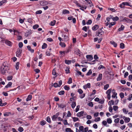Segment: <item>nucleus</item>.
<instances>
[{
	"mask_svg": "<svg viewBox=\"0 0 132 132\" xmlns=\"http://www.w3.org/2000/svg\"><path fill=\"white\" fill-rule=\"evenodd\" d=\"M4 63H3L1 68V73L3 74H4L5 73V71L8 69V66L6 65Z\"/></svg>",
	"mask_w": 132,
	"mask_h": 132,
	"instance_id": "obj_1",
	"label": "nucleus"
},
{
	"mask_svg": "<svg viewBox=\"0 0 132 132\" xmlns=\"http://www.w3.org/2000/svg\"><path fill=\"white\" fill-rule=\"evenodd\" d=\"M103 28H101L99 29L96 32L95 36H98L100 37L104 33V31H103L102 30V29H103Z\"/></svg>",
	"mask_w": 132,
	"mask_h": 132,
	"instance_id": "obj_2",
	"label": "nucleus"
},
{
	"mask_svg": "<svg viewBox=\"0 0 132 132\" xmlns=\"http://www.w3.org/2000/svg\"><path fill=\"white\" fill-rule=\"evenodd\" d=\"M122 19L120 21L121 22H126L127 23H130L131 22V20L128 19L126 17H122Z\"/></svg>",
	"mask_w": 132,
	"mask_h": 132,
	"instance_id": "obj_3",
	"label": "nucleus"
},
{
	"mask_svg": "<svg viewBox=\"0 0 132 132\" xmlns=\"http://www.w3.org/2000/svg\"><path fill=\"white\" fill-rule=\"evenodd\" d=\"M22 51V50H21L20 49H18L17 51L16 52V56L20 57L21 56Z\"/></svg>",
	"mask_w": 132,
	"mask_h": 132,
	"instance_id": "obj_4",
	"label": "nucleus"
},
{
	"mask_svg": "<svg viewBox=\"0 0 132 132\" xmlns=\"http://www.w3.org/2000/svg\"><path fill=\"white\" fill-rule=\"evenodd\" d=\"M5 43L6 44L9 46H12V43L9 40H5Z\"/></svg>",
	"mask_w": 132,
	"mask_h": 132,
	"instance_id": "obj_5",
	"label": "nucleus"
},
{
	"mask_svg": "<svg viewBox=\"0 0 132 132\" xmlns=\"http://www.w3.org/2000/svg\"><path fill=\"white\" fill-rule=\"evenodd\" d=\"M125 28V27L122 24H121L120 27L118 30V31L120 32L123 31Z\"/></svg>",
	"mask_w": 132,
	"mask_h": 132,
	"instance_id": "obj_6",
	"label": "nucleus"
},
{
	"mask_svg": "<svg viewBox=\"0 0 132 132\" xmlns=\"http://www.w3.org/2000/svg\"><path fill=\"white\" fill-rule=\"evenodd\" d=\"M83 87L85 89L87 88H89L90 87V83H88L86 85H84Z\"/></svg>",
	"mask_w": 132,
	"mask_h": 132,
	"instance_id": "obj_7",
	"label": "nucleus"
},
{
	"mask_svg": "<svg viewBox=\"0 0 132 132\" xmlns=\"http://www.w3.org/2000/svg\"><path fill=\"white\" fill-rule=\"evenodd\" d=\"M84 113V111H82L78 113L77 114V116L78 117H80L83 116V114Z\"/></svg>",
	"mask_w": 132,
	"mask_h": 132,
	"instance_id": "obj_8",
	"label": "nucleus"
},
{
	"mask_svg": "<svg viewBox=\"0 0 132 132\" xmlns=\"http://www.w3.org/2000/svg\"><path fill=\"white\" fill-rule=\"evenodd\" d=\"M99 28V26L97 25H95L92 28V29L94 31H95L97 30Z\"/></svg>",
	"mask_w": 132,
	"mask_h": 132,
	"instance_id": "obj_9",
	"label": "nucleus"
},
{
	"mask_svg": "<svg viewBox=\"0 0 132 132\" xmlns=\"http://www.w3.org/2000/svg\"><path fill=\"white\" fill-rule=\"evenodd\" d=\"M102 74L101 73H100L97 78V81H99L101 80L102 79Z\"/></svg>",
	"mask_w": 132,
	"mask_h": 132,
	"instance_id": "obj_10",
	"label": "nucleus"
},
{
	"mask_svg": "<svg viewBox=\"0 0 132 132\" xmlns=\"http://www.w3.org/2000/svg\"><path fill=\"white\" fill-rule=\"evenodd\" d=\"M123 119L125 121L126 123H128L130 121V119L129 118H127L125 117H123Z\"/></svg>",
	"mask_w": 132,
	"mask_h": 132,
	"instance_id": "obj_11",
	"label": "nucleus"
},
{
	"mask_svg": "<svg viewBox=\"0 0 132 132\" xmlns=\"http://www.w3.org/2000/svg\"><path fill=\"white\" fill-rule=\"evenodd\" d=\"M110 43L113 45L114 47H116L117 46V43L113 41H111L110 42Z\"/></svg>",
	"mask_w": 132,
	"mask_h": 132,
	"instance_id": "obj_12",
	"label": "nucleus"
},
{
	"mask_svg": "<svg viewBox=\"0 0 132 132\" xmlns=\"http://www.w3.org/2000/svg\"><path fill=\"white\" fill-rule=\"evenodd\" d=\"M86 57L87 59L90 60H92L93 59L92 56L91 55H87L86 56Z\"/></svg>",
	"mask_w": 132,
	"mask_h": 132,
	"instance_id": "obj_13",
	"label": "nucleus"
},
{
	"mask_svg": "<svg viewBox=\"0 0 132 132\" xmlns=\"http://www.w3.org/2000/svg\"><path fill=\"white\" fill-rule=\"evenodd\" d=\"M27 48L28 50L30 51V52L32 53H33L34 52V50L33 49H32L30 46V45H28L27 46Z\"/></svg>",
	"mask_w": 132,
	"mask_h": 132,
	"instance_id": "obj_14",
	"label": "nucleus"
},
{
	"mask_svg": "<svg viewBox=\"0 0 132 132\" xmlns=\"http://www.w3.org/2000/svg\"><path fill=\"white\" fill-rule=\"evenodd\" d=\"M32 98V96L31 95H28V97L26 99V101H28L30 100Z\"/></svg>",
	"mask_w": 132,
	"mask_h": 132,
	"instance_id": "obj_15",
	"label": "nucleus"
},
{
	"mask_svg": "<svg viewBox=\"0 0 132 132\" xmlns=\"http://www.w3.org/2000/svg\"><path fill=\"white\" fill-rule=\"evenodd\" d=\"M62 13V14H69V11L68 10L64 9L63 10Z\"/></svg>",
	"mask_w": 132,
	"mask_h": 132,
	"instance_id": "obj_16",
	"label": "nucleus"
},
{
	"mask_svg": "<svg viewBox=\"0 0 132 132\" xmlns=\"http://www.w3.org/2000/svg\"><path fill=\"white\" fill-rule=\"evenodd\" d=\"M12 84V82H9L5 86V88H7L9 87H10L11 86Z\"/></svg>",
	"mask_w": 132,
	"mask_h": 132,
	"instance_id": "obj_17",
	"label": "nucleus"
},
{
	"mask_svg": "<svg viewBox=\"0 0 132 132\" xmlns=\"http://www.w3.org/2000/svg\"><path fill=\"white\" fill-rule=\"evenodd\" d=\"M11 115V113L10 112H5L4 114V116L5 117H7Z\"/></svg>",
	"mask_w": 132,
	"mask_h": 132,
	"instance_id": "obj_18",
	"label": "nucleus"
},
{
	"mask_svg": "<svg viewBox=\"0 0 132 132\" xmlns=\"http://www.w3.org/2000/svg\"><path fill=\"white\" fill-rule=\"evenodd\" d=\"M59 108H63L64 107H65V106L64 104H57Z\"/></svg>",
	"mask_w": 132,
	"mask_h": 132,
	"instance_id": "obj_19",
	"label": "nucleus"
},
{
	"mask_svg": "<svg viewBox=\"0 0 132 132\" xmlns=\"http://www.w3.org/2000/svg\"><path fill=\"white\" fill-rule=\"evenodd\" d=\"M124 6H129L132 7V5L130 4L128 2H123Z\"/></svg>",
	"mask_w": 132,
	"mask_h": 132,
	"instance_id": "obj_20",
	"label": "nucleus"
},
{
	"mask_svg": "<svg viewBox=\"0 0 132 132\" xmlns=\"http://www.w3.org/2000/svg\"><path fill=\"white\" fill-rule=\"evenodd\" d=\"M80 7V9L82 11H84V9H86V7L85 6H83V5L81 6V5L80 7Z\"/></svg>",
	"mask_w": 132,
	"mask_h": 132,
	"instance_id": "obj_21",
	"label": "nucleus"
},
{
	"mask_svg": "<svg viewBox=\"0 0 132 132\" xmlns=\"http://www.w3.org/2000/svg\"><path fill=\"white\" fill-rule=\"evenodd\" d=\"M59 45L62 47H65L66 46L65 44L63 42H61L59 43Z\"/></svg>",
	"mask_w": 132,
	"mask_h": 132,
	"instance_id": "obj_22",
	"label": "nucleus"
},
{
	"mask_svg": "<svg viewBox=\"0 0 132 132\" xmlns=\"http://www.w3.org/2000/svg\"><path fill=\"white\" fill-rule=\"evenodd\" d=\"M117 93L116 92H113V94L112 95V97L113 98H114L116 97V98H117Z\"/></svg>",
	"mask_w": 132,
	"mask_h": 132,
	"instance_id": "obj_23",
	"label": "nucleus"
},
{
	"mask_svg": "<svg viewBox=\"0 0 132 132\" xmlns=\"http://www.w3.org/2000/svg\"><path fill=\"white\" fill-rule=\"evenodd\" d=\"M52 74L53 75L55 76L56 77L57 76L56 73V69L54 68L52 71Z\"/></svg>",
	"mask_w": 132,
	"mask_h": 132,
	"instance_id": "obj_24",
	"label": "nucleus"
},
{
	"mask_svg": "<svg viewBox=\"0 0 132 132\" xmlns=\"http://www.w3.org/2000/svg\"><path fill=\"white\" fill-rule=\"evenodd\" d=\"M56 22L55 20H54L53 21L51 22L50 24L51 26H53L55 25Z\"/></svg>",
	"mask_w": 132,
	"mask_h": 132,
	"instance_id": "obj_25",
	"label": "nucleus"
},
{
	"mask_svg": "<svg viewBox=\"0 0 132 132\" xmlns=\"http://www.w3.org/2000/svg\"><path fill=\"white\" fill-rule=\"evenodd\" d=\"M7 2V0H3L0 2V6Z\"/></svg>",
	"mask_w": 132,
	"mask_h": 132,
	"instance_id": "obj_26",
	"label": "nucleus"
},
{
	"mask_svg": "<svg viewBox=\"0 0 132 132\" xmlns=\"http://www.w3.org/2000/svg\"><path fill=\"white\" fill-rule=\"evenodd\" d=\"M111 102L112 103V104L113 105L114 104V101L113 100H111V101H110L108 103V104L110 106H111Z\"/></svg>",
	"mask_w": 132,
	"mask_h": 132,
	"instance_id": "obj_27",
	"label": "nucleus"
},
{
	"mask_svg": "<svg viewBox=\"0 0 132 132\" xmlns=\"http://www.w3.org/2000/svg\"><path fill=\"white\" fill-rule=\"evenodd\" d=\"M116 22H112L111 23H109V28H111L112 26L115 25L116 24Z\"/></svg>",
	"mask_w": 132,
	"mask_h": 132,
	"instance_id": "obj_28",
	"label": "nucleus"
},
{
	"mask_svg": "<svg viewBox=\"0 0 132 132\" xmlns=\"http://www.w3.org/2000/svg\"><path fill=\"white\" fill-rule=\"evenodd\" d=\"M65 62L66 64L69 65L71 63V61L70 60H65Z\"/></svg>",
	"mask_w": 132,
	"mask_h": 132,
	"instance_id": "obj_29",
	"label": "nucleus"
},
{
	"mask_svg": "<svg viewBox=\"0 0 132 132\" xmlns=\"http://www.w3.org/2000/svg\"><path fill=\"white\" fill-rule=\"evenodd\" d=\"M64 41H67L69 40V38L68 36L66 35H64Z\"/></svg>",
	"mask_w": 132,
	"mask_h": 132,
	"instance_id": "obj_30",
	"label": "nucleus"
},
{
	"mask_svg": "<svg viewBox=\"0 0 132 132\" xmlns=\"http://www.w3.org/2000/svg\"><path fill=\"white\" fill-rule=\"evenodd\" d=\"M72 118L73 121L74 122H75L77 121H79L78 118L77 117H72Z\"/></svg>",
	"mask_w": 132,
	"mask_h": 132,
	"instance_id": "obj_31",
	"label": "nucleus"
},
{
	"mask_svg": "<svg viewBox=\"0 0 132 132\" xmlns=\"http://www.w3.org/2000/svg\"><path fill=\"white\" fill-rule=\"evenodd\" d=\"M20 63L19 62H18L16 63L15 65V68L16 70H18L19 69V65Z\"/></svg>",
	"mask_w": 132,
	"mask_h": 132,
	"instance_id": "obj_32",
	"label": "nucleus"
},
{
	"mask_svg": "<svg viewBox=\"0 0 132 132\" xmlns=\"http://www.w3.org/2000/svg\"><path fill=\"white\" fill-rule=\"evenodd\" d=\"M76 105V102H73L71 105V107L72 108L74 109Z\"/></svg>",
	"mask_w": 132,
	"mask_h": 132,
	"instance_id": "obj_33",
	"label": "nucleus"
},
{
	"mask_svg": "<svg viewBox=\"0 0 132 132\" xmlns=\"http://www.w3.org/2000/svg\"><path fill=\"white\" fill-rule=\"evenodd\" d=\"M46 122L45 121L43 120L41 121L40 123V124L42 126H43L46 123Z\"/></svg>",
	"mask_w": 132,
	"mask_h": 132,
	"instance_id": "obj_34",
	"label": "nucleus"
},
{
	"mask_svg": "<svg viewBox=\"0 0 132 132\" xmlns=\"http://www.w3.org/2000/svg\"><path fill=\"white\" fill-rule=\"evenodd\" d=\"M119 96L122 99L124 97V94L123 92H121L119 94Z\"/></svg>",
	"mask_w": 132,
	"mask_h": 132,
	"instance_id": "obj_35",
	"label": "nucleus"
},
{
	"mask_svg": "<svg viewBox=\"0 0 132 132\" xmlns=\"http://www.w3.org/2000/svg\"><path fill=\"white\" fill-rule=\"evenodd\" d=\"M77 75L81 76L82 77H83L84 76V75H82V73L81 72L78 71H77Z\"/></svg>",
	"mask_w": 132,
	"mask_h": 132,
	"instance_id": "obj_36",
	"label": "nucleus"
},
{
	"mask_svg": "<svg viewBox=\"0 0 132 132\" xmlns=\"http://www.w3.org/2000/svg\"><path fill=\"white\" fill-rule=\"evenodd\" d=\"M120 47L122 49H123L125 47V45L123 43H121L120 44Z\"/></svg>",
	"mask_w": 132,
	"mask_h": 132,
	"instance_id": "obj_37",
	"label": "nucleus"
},
{
	"mask_svg": "<svg viewBox=\"0 0 132 132\" xmlns=\"http://www.w3.org/2000/svg\"><path fill=\"white\" fill-rule=\"evenodd\" d=\"M92 73V71L91 69L89 70V71L87 72L86 75L87 76H89L91 75Z\"/></svg>",
	"mask_w": 132,
	"mask_h": 132,
	"instance_id": "obj_38",
	"label": "nucleus"
},
{
	"mask_svg": "<svg viewBox=\"0 0 132 132\" xmlns=\"http://www.w3.org/2000/svg\"><path fill=\"white\" fill-rule=\"evenodd\" d=\"M112 19L113 21H117L119 20V18L118 16H116L114 17H113Z\"/></svg>",
	"mask_w": 132,
	"mask_h": 132,
	"instance_id": "obj_39",
	"label": "nucleus"
},
{
	"mask_svg": "<svg viewBox=\"0 0 132 132\" xmlns=\"http://www.w3.org/2000/svg\"><path fill=\"white\" fill-rule=\"evenodd\" d=\"M72 83V79L71 77L69 78L68 79V80L67 82L68 84H70Z\"/></svg>",
	"mask_w": 132,
	"mask_h": 132,
	"instance_id": "obj_40",
	"label": "nucleus"
},
{
	"mask_svg": "<svg viewBox=\"0 0 132 132\" xmlns=\"http://www.w3.org/2000/svg\"><path fill=\"white\" fill-rule=\"evenodd\" d=\"M64 88L66 90H69L70 89L69 86L67 85H65L64 86Z\"/></svg>",
	"mask_w": 132,
	"mask_h": 132,
	"instance_id": "obj_41",
	"label": "nucleus"
},
{
	"mask_svg": "<svg viewBox=\"0 0 132 132\" xmlns=\"http://www.w3.org/2000/svg\"><path fill=\"white\" fill-rule=\"evenodd\" d=\"M47 44L46 43H43V45H42V48L43 49H45L47 47Z\"/></svg>",
	"mask_w": 132,
	"mask_h": 132,
	"instance_id": "obj_42",
	"label": "nucleus"
},
{
	"mask_svg": "<svg viewBox=\"0 0 132 132\" xmlns=\"http://www.w3.org/2000/svg\"><path fill=\"white\" fill-rule=\"evenodd\" d=\"M74 3L76 4V5L78 7H80L81 5L80 4L78 3L77 1H74Z\"/></svg>",
	"mask_w": 132,
	"mask_h": 132,
	"instance_id": "obj_43",
	"label": "nucleus"
},
{
	"mask_svg": "<svg viewBox=\"0 0 132 132\" xmlns=\"http://www.w3.org/2000/svg\"><path fill=\"white\" fill-rule=\"evenodd\" d=\"M132 98V94H131L129 95L128 97L127 98V100L130 101L131 100Z\"/></svg>",
	"mask_w": 132,
	"mask_h": 132,
	"instance_id": "obj_44",
	"label": "nucleus"
},
{
	"mask_svg": "<svg viewBox=\"0 0 132 132\" xmlns=\"http://www.w3.org/2000/svg\"><path fill=\"white\" fill-rule=\"evenodd\" d=\"M123 3V2H122L121 4H120L119 7L121 8L124 9L125 8V6Z\"/></svg>",
	"mask_w": 132,
	"mask_h": 132,
	"instance_id": "obj_45",
	"label": "nucleus"
},
{
	"mask_svg": "<svg viewBox=\"0 0 132 132\" xmlns=\"http://www.w3.org/2000/svg\"><path fill=\"white\" fill-rule=\"evenodd\" d=\"M111 90L112 89L111 88L109 89L106 91V94H110Z\"/></svg>",
	"mask_w": 132,
	"mask_h": 132,
	"instance_id": "obj_46",
	"label": "nucleus"
},
{
	"mask_svg": "<svg viewBox=\"0 0 132 132\" xmlns=\"http://www.w3.org/2000/svg\"><path fill=\"white\" fill-rule=\"evenodd\" d=\"M18 130L20 132H22L23 131L24 129L22 127H20L18 128Z\"/></svg>",
	"mask_w": 132,
	"mask_h": 132,
	"instance_id": "obj_47",
	"label": "nucleus"
},
{
	"mask_svg": "<svg viewBox=\"0 0 132 132\" xmlns=\"http://www.w3.org/2000/svg\"><path fill=\"white\" fill-rule=\"evenodd\" d=\"M107 122L109 124L111 123L112 122V120L110 118H108L107 120Z\"/></svg>",
	"mask_w": 132,
	"mask_h": 132,
	"instance_id": "obj_48",
	"label": "nucleus"
},
{
	"mask_svg": "<svg viewBox=\"0 0 132 132\" xmlns=\"http://www.w3.org/2000/svg\"><path fill=\"white\" fill-rule=\"evenodd\" d=\"M65 93L64 90H61L58 93V94L60 95H63Z\"/></svg>",
	"mask_w": 132,
	"mask_h": 132,
	"instance_id": "obj_49",
	"label": "nucleus"
},
{
	"mask_svg": "<svg viewBox=\"0 0 132 132\" xmlns=\"http://www.w3.org/2000/svg\"><path fill=\"white\" fill-rule=\"evenodd\" d=\"M63 123L64 125H69V124L67 122V121L66 120H63Z\"/></svg>",
	"mask_w": 132,
	"mask_h": 132,
	"instance_id": "obj_50",
	"label": "nucleus"
},
{
	"mask_svg": "<svg viewBox=\"0 0 132 132\" xmlns=\"http://www.w3.org/2000/svg\"><path fill=\"white\" fill-rule=\"evenodd\" d=\"M59 53L61 55V56H63L65 55V53L64 52V51H60Z\"/></svg>",
	"mask_w": 132,
	"mask_h": 132,
	"instance_id": "obj_51",
	"label": "nucleus"
},
{
	"mask_svg": "<svg viewBox=\"0 0 132 132\" xmlns=\"http://www.w3.org/2000/svg\"><path fill=\"white\" fill-rule=\"evenodd\" d=\"M46 120L49 123L51 122V119L49 117H48L46 118Z\"/></svg>",
	"mask_w": 132,
	"mask_h": 132,
	"instance_id": "obj_52",
	"label": "nucleus"
},
{
	"mask_svg": "<svg viewBox=\"0 0 132 132\" xmlns=\"http://www.w3.org/2000/svg\"><path fill=\"white\" fill-rule=\"evenodd\" d=\"M71 51L70 49L69 48L66 50L65 51H64V52L65 53V54H66L67 53H69V52L70 51Z\"/></svg>",
	"mask_w": 132,
	"mask_h": 132,
	"instance_id": "obj_53",
	"label": "nucleus"
},
{
	"mask_svg": "<svg viewBox=\"0 0 132 132\" xmlns=\"http://www.w3.org/2000/svg\"><path fill=\"white\" fill-rule=\"evenodd\" d=\"M122 111L125 114H127L128 112V111L125 108H123L122 109Z\"/></svg>",
	"mask_w": 132,
	"mask_h": 132,
	"instance_id": "obj_54",
	"label": "nucleus"
},
{
	"mask_svg": "<svg viewBox=\"0 0 132 132\" xmlns=\"http://www.w3.org/2000/svg\"><path fill=\"white\" fill-rule=\"evenodd\" d=\"M109 85L108 84H107L104 86V88L105 90H107L108 87H109Z\"/></svg>",
	"mask_w": 132,
	"mask_h": 132,
	"instance_id": "obj_55",
	"label": "nucleus"
},
{
	"mask_svg": "<svg viewBox=\"0 0 132 132\" xmlns=\"http://www.w3.org/2000/svg\"><path fill=\"white\" fill-rule=\"evenodd\" d=\"M57 117L54 115L52 117V120L53 121H55L56 120V119Z\"/></svg>",
	"mask_w": 132,
	"mask_h": 132,
	"instance_id": "obj_56",
	"label": "nucleus"
},
{
	"mask_svg": "<svg viewBox=\"0 0 132 132\" xmlns=\"http://www.w3.org/2000/svg\"><path fill=\"white\" fill-rule=\"evenodd\" d=\"M92 23V21L91 20H89L86 22V24L88 25Z\"/></svg>",
	"mask_w": 132,
	"mask_h": 132,
	"instance_id": "obj_57",
	"label": "nucleus"
},
{
	"mask_svg": "<svg viewBox=\"0 0 132 132\" xmlns=\"http://www.w3.org/2000/svg\"><path fill=\"white\" fill-rule=\"evenodd\" d=\"M100 118L99 117H97L94 119V121L96 122L100 121Z\"/></svg>",
	"mask_w": 132,
	"mask_h": 132,
	"instance_id": "obj_58",
	"label": "nucleus"
},
{
	"mask_svg": "<svg viewBox=\"0 0 132 132\" xmlns=\"http://www.w3.org/2000/svg\"><path fill=\"white\" fill-rule=\"evenodd\" d=\"M42 10H39L37 11L36 12V14H40L42 13Z\"/></svg>",
	"mask_w": 132,
	"mask_h": 132,
	"instance_id": "obj_59",
	"label": "nucleus"
},
{
	"mask_svg": "<svg viewBox=\"0 0 132 132\" xmlns=\"http://www.w3.org/2000/svg\"><path fill=\"white\" fill-rule=\"evenodd\" d=\"M80 106L79 105L77 106L76 108L75 109V111L76 112H77L79 110Z\"/></svg>",
	"mask_w": 132,
	"mask_h": 132,
	"instance_id": "obj_60",
	"label": "nucleus"
},
{
	"mask_svg": "<svg viewBox=\"0 0 132 132\" xmlns=\"http://www.w3.org/2000/svg\"><path fill=\"white\" fill-rule=\"evenodd\" d=\"M18 46L20 48H22L23 46V44L22 42H20L19 43Z\"/></svg>",
	"mask_w": 132,
	"mask_h": 132,
	"instance_id": "obj_61",
	"label": "nucleus"
},
{
	"mask_svg": "<svg viewBox=\"0 0 132 132\" xmlns=\"http://www.w3.org/2000/svg\"><path fill=\"white\" fill-rule=\"evenodd\" d=\"M102 69H105V67L102 65H100L98 68L99 70H100Z\"/></svg>",
	"mask_w": 132,
	"mask_h": 132,
	"instance_id": "obj_62",
	"label": "nucleus"
},
{
	"mask_svg": "<svg viewBox=\"0 0 132 132\" xmlns=\"http://www.w3.org/2000/svg\"><path fill=\"white\" fill-rule=\"evenodd\" d=\"M39 27V26L38 24H35L34 25L33 27V28L34 29H36Z\"/></svg>",
	"mask_w": 132,
	"mask_h": 132,
	"instance_id": "obj_63",
	"label": "nucleus"
},
{
	"mask_svg": "<svg viewBox=\"0 0 132 132\" xmlns=\"http://www.w3.org/2000/svg\"><path fill=\"white\" fill-rule=\"evenodd\" d=\"M88 105L91 107H93V104L92 102H90L88 103Z\"/></svg>",
	"mask_w": 132,
	"mask_h": 132,
	"instance_id": "obj_64",
	"label": "nucleus"
}]
</instances>
